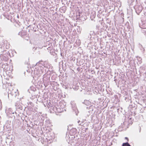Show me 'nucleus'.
I'll use <instances>...</instances> for the list:
<instances>
[{"label":"nucleus","mask_w":146,"mask_h":146,"mask_svg":"<svg viewBox=\"0 0 146 146\" xmlns=\"http://www.w3.org/2000/svg\"><path fill=\"white\" fill-rule=\"evenodd\" d=\"M41 65V64H40L39 62H37L35 65L36 67L34 70V73L38 77L42 75L43 72V67Z\"/></svg>","instance_id":"1"},{"label":"nucleus","mask_w":146,"mask_h":146,"mask_svg":"<svg viewBox=\"0 0 146 146\" xmlns=\"http://www.w3.org/2000/svg\"><path fill=\"white\" fill-rule=\"evenodd\" d=\"M56 110L58 112L60 113L63 111L64 109L62 107L60 108L59 106H58V107H56Z\"/></svg>","instance_id":"2"},{"label":"nucleus","mask_w":146,"mask_h":146,"mask_svg":"<svg viewBox=\"0 0 146 146\" xmlns=\"http://www.w3.org/2000/svg\"><path fill=\"white\" fill-rule=\"evenodd\" d=\"M122 146H131V145L127 142H126L123 144Z\"/></svg>","instance_id":"3"},{"label":"nucleus","mask_w":146,"mask_h":146,"mask_svg":"<svg viewBox=\"0 0 146 146\" xmlns=\"http://www.w3.org/2000/svg\"><path fill=\"white\" fill-rule=\"evenodd\" d=\"M73 110L76 113V111H77V109H76V107H74V108H73Z\"/></svg>","instance_id":"4"},{"label":"nucleus","mask_w":146,"mask_h":146,"mask_svg":"<svg viewBox=\"0 0 146 146\" xmlns=\"http://www.w3.org/2000/svg\"><path fill=\"white\" fill-rule=\"evenodd\" d=\"M78 123L79 124V125H81L82 123L81 121H80V120H79L78 121Z\"/></svg>","instance_id":"5"},{"label":"nucleus","mask_w":146,"mask_h":146,"mask_svg":"<svg viewBox=\"0 0 146 146\" xmlns=\"http://www.w3.org/2000/svg\"><path fill=\"white\" fill-rule=\"evenodd\" d=\"M2 106H1V100H0V109L1 108Z\"/></svg>","instance_id":"6"},{"label":"nucleus","mask_w":146,"mask_h":146,"mask_svg":"<svg viewBox=\"0 0 146 146\" xmlns=\"http://www.w3.org/2000/svg\"><path fill=\"white\" fill-rule=\"evenodd\" d=\"M22 33V32H19V35H21V36H23V35L21 34Z\"/></svg>","instance_id":"7"},{"label":"nucleus","mask_w":146,"mask_h":146,"mask_svg":"<svg viewBox=\"0 0 146 146\" xmlns=\"http://www.w3.org/2000/svg\"><path fill=\"white\" fill-rule=\"evenodd\" d=\"M125 139H127V141H128V138L127 137H125Z\"/></svg>","instance_id":"8"},{"label":"nucleus","mask_w":146,"mask_h":146,"mask_svg":"<svg viewBox=\"0 0 146 146\" xmlns=\"http://www.w3.org/2000/svg\"><path fill=\"white\" fill-rule=\"evenodd\" d=\"M9 114L12 113V112L11 111H10V112H9Z\"/></svg>","instance_id":"9"},{"label":"nucleus","mask_w":146,"mask_h":146,"mask_svg":"<svg viewBox=\"0 0 146 146\" xmlns=\"http://www.w3.org/2000/svg\"><path fill=\"white\" fill-rule=\"evenodd\" d=\"M9 110H11V109H9Z\"/></svg>","instance_id":"10"}]
</instances>
